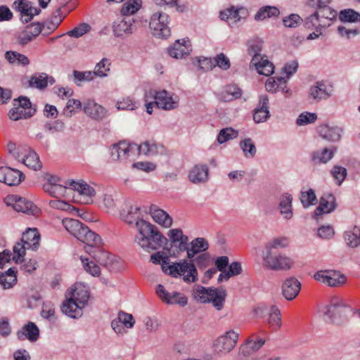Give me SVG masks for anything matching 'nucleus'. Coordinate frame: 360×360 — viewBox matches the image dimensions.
Wrapping results in <instances>:
<instances>
[{
	"instance_id": "obj_1",
	"label": "nucleus",
	"mask_w": 360,
	"mask_h": 360,
	"mask_svg": "<svg viewBox=\"0 0 360 360\" xmlns=\"http://www.w3.org/2000/svg\"><path fill=\"white\" fill-rule=\"evenodd\" d=\"M139 207L126 202L120 212V218L127 224H132L136 221L135 225L139 234L135 236V243L148 252L157 250L163 244H166L167 239L155 226L143 219H139Z\"/></svg>"
},
{
	"instance_id": "obj_2",
	"label": "nucleus",
	"mask_w": 360,
	"mask_h": 360,
	"mask_svg": "<svg viewBox=\"0 0 360 360\" xmlns=\"http://www.w3.org/2000/svg\"><path fill=\"white\" fill-rule=\"evenodd\" d=\"M138 150L140 154L145 155H156L162 153L163 146H158L155 143L147 141L138 146L135 143L129 144L124 141H120L112 146L110 155L113 160H125L132 150Z\"/></svg>"
},
{
	"instance_id": "obj_3",
	"label": "nucleus",
	"mask_w": 360,
	"mask_h": 360,
	"mask_svg": "<svg viewBox=\"0 0 360 360\" xmlns=\"http://www.w3.org/2000/svg\"><path fill=\"white\" fill-rule=\"evenodd\" d=\"M169 264V258L165 257L162 264V270L173 277L177 275L184 276V281L186 283H195L198 281V271L193 260L188 262L186 259L181 260L179 262Z\"/></svg>"
},
{
	"instance_id": "obj_4",
	"label": "nucleus",
	"mask_w": 360,
	"mask_h": 360,
	"mask_svg": "<svg viewBox=\"0 0 360 360\" xmlns=\"http://www.w3.org/2000/svg\"><path fill=\"white\" fill-rule=\"evenodd\" d=\"M226 297V291L222 287L215 288L198 285L193 290V297L195 300L201 303L211 302L218 311L223 308Z\"/></svg>"
},
{
	"instance_id": "obj_5",
	"label": "nucleus",
	"mask_w": 360,
	"mask_h": 360,
	"mask_svg": "<svg viewBox=\"0 0 360 360\" xmlns=\"http://www.w3.org/2000/svg\"><path fill=\"white\" fill-rule=\"evenodd\" d=\"M263 266L274 271H287L292 268L294 262L286 255L278 252H264Z\"/></svg>"
},
{
	"instance_id": "obj_6",
	"label": "nucleus",
	"mask_w": 360,
	"mask_h": 360,
	"mask_svg": "<svg viewBox=\"0 0 360 360\" xmlns=\"http://www.w3.org/2000/svg\"><path fill=\"white\" fill-rule=\"evenodd\" d=\"M169 15L165 11L155 12L150 20L149 27L154 36L160 38H166L170 35V30L167 24Z\"/></svg>"
},
{
	"instance_id": "obj_7",
	"label": "nucleus",
	"mask_w": 360,
	"mask_h": 360,
	"mask_svg": "<svg viewBox=\"0 0 360 360\" xmlns=\"http://www.w3.org/2000/svg\"><path fill=\"white\" fill-rule=\"evenodd\" d=\"M346 308V304L340 299L333 298L330 303L322 309L324 320L338 323L343 316H345Z\"/></svg>"
},
{
	"instance_id": "obj_8",
	"label": "nucleus",
	"mask_w": 360,
	"mask_h": 360,
	"mask_svg": "<svg viewBox=\"0 0 360 360\" xmlns=\"http://www.w3.org/2000/svg\"><path fill=\"white\" fill-rule=\"evenodd\" d=\"M314 278L330 287L340 285L346 281V277L343 274L333 270L318 271L314 274Z\"/></svg>"
},
{
	"instance_id": "obj_9",
	"label": "nucleus",
	"mask_w": 360,
	"mask_h": 360,
	"mask_svg": "<svg viewBox=\"0 0 360 360\" xmlns=\"http://www.w3.org/2000/svg\"><path fill=\"white\" fill-rule=\"evenodd\" d=\"M238 340V334L233 330H229L218 338L215 340L214 346L218 352L227 354L235 347Z\"/></svg>"
},
{
	"instance_id": "obj_10",
	"label": "nucleus",
	"mask_w": 360,
	"mask_h": 360,
	"mask_svg": "<svg viewBox=\"0 0 360 360\" xmlns=\"http://www.w3.org/2000/svg\"><path fill=\"white\" fill-rule=\"evenodd\" d=\"M146 98L153 97L155 98V106L164 110H172L177 107V102L172 96H168L167 91L165 90L157 91L150 90L145 94Z\"/></svg>"
},
{
	"instance_id": "obj_11",
	"label": "nucleus",
	"mask_w": 360,
	"mask_h": 360,
	"mask_svg": "<svg viewBox=\"0 0 360 360\" xmlns=\"http://www.w3.org/2000/svg\"><path fill=\"white\" fill-rule=\"evenodd\" d=\"M156 294L164 302L168 304H179L184 307L187 304V297L180 292H167L162 284H158L156 288Z\"/></svg>"
},
{
	"instance_id": "obj_12",
	"label": "nucleus",
	"mask_w": 360,
	"mask_h": 360,
	"mask_svg": "<svg viewBox=\"0 0 360 360\" xmlns=\"http://www.w3.org/2000/svg\"><path fill=\"white\" fill-rule=\"evenodd\" d=\"M65 296L85 307L89 299V292L86 285L78 283L74 284L67 291Z\"/></svg>"
},
{
	"instance_id": "obj_13",
	"label": "nucleus",
	"mask_w": 360,
	"mask_h": 360,
	"mask_svg": "<svg viewBox=\"0 0 360 360\" xmlns=\"http://www.w3.org/2000/svg\"><path fill=\"white\" fill-rule=\"evenodd\" d=\"M270 117L269 99L266 94L261 95L257 106L253 110V120L259 124L266 122Z\"/></svg>"
},
{
	"instance_id": "obj_14",
	"label": "nucleus",
	"mask_w": 360,
	"mask_h": 360,
	"mask_svg": "<svg viewBox=\"0 0 360 360\" xmlns=\"http://www.w3.org/2000/svg\"><path fill=\"white\" fill-rule=\"evenodd\" d=\"M24 179V174L18 169L9 167H0V182L8 186H17Z\"/></svg>"
},
{
	"instance_id": "obj_15",
	"label": "nucleus",
	"mask_w": 360,
	"mask_h": 360,
	"mask_svg": "<svg viewBox=\"0 0 360 360\" xmlns=\"http://www.w3.org/2000/svg\"><path fill=\"white\" fill-rule=\"evenodd\" d=\"M63 224L70 233L81 241L85 238L89 230L87 226L77 219H65L63 220Z\"/></svg>"
},
{
	"instance_id": "obj_16",
	"label": "nucleus",
	"mask_w": 360,
	"mask_h": 360,
	"mask_svg": "<svg viewBox=\"0 0 360 360\" xmlns=\"http://www.w3.org/2000/svg\"><path fill=\"white\" fill-rule=\"evenodd\" d=\"M12 200L13 207L17 212L27 214L36 215L39 212L38 207L34 203L25 198L18 195H12L9 198Z\"/></svg>"
},
{
	"instance_id": "obj_17",
	"label": "nucleus",
	"mask_w": 360,
	"mask_h": 360,
	"mask_svg": "<svg viewBox=\"0 0 360 360\" xmlns=\"http://www.w3.org/2000/svg\"><path fill=\"white\" fill-rule=\"evenodd\" d=\"M337 207L335 196L332 193H324L319 200V205L314 210V217L323 214H328Z\"/></svg>"
},
{
	"instance_id": "obj_18",
	"label": "nucleus",
	"mask_w": 360,
	"mask_h": 360,
	"mask_svg": "<svg viewBox=\"0 0 360 360\" xmlns=\"http://www.w3.org/2000/svg\"><path fill=\"white\" fill-rule=\"evenodd\" d=\"M301 283L295 277L286 278L282 285V294L288 300L295 299L300 292Z\"/></svg>"
},
{
	"instance_id": "obj_19",
	"label": "nucleus",
	"mask_w": 360,
	"mask_h": 360,
	"mask_svg": "<svg viewBox=\"0 0 360 360\" xmlns=\"http://www.w3.org/2000/svg\"><path fill=\"white\" fill-rule=\"evenodd\" d=\"M191 51L190 41L184 39L176 40L174 44L168 48L169 55L176 59L182 58L189 55Z\"/></svg>"
},
{
	"instance_id": "obj_20",
	"label": "nucleus",
	"mask_w": 360,
	"mask_h": 360,
	"mask_svg": "<svg viewBox=\"0 0 360 360\" xmlns=\"http://www.w3.org/2000/svg\"><path fill=\"white\" fill-rule=\"evenodd\" d=\"M16 335L19 340H28L31 342H34L39 338V329L34 322L29 321L17 332Z\"/></svg>"
},
{
	"instance_id": "obj_21",
	"label": "nucleus",
	"mask_w": 360,
	"mask_h": 360,
	"mask_svg": "<svg viewBox=\"0 0 360 360\" xmlns=\"http://www.w3.org/2000/svg\"><path fill=\"white\" fill-rule=\"evenodd\" d=\"M134 22V18L131 16H124L122 20H117L112 25L114 34L120 37L124 34H131Z\"/></svg>"
},
{
	"instance_id": "obj_22",
	"label": "nucleus",
	"mask_w": 360,
	"mask_h": 360,
	"mask_svg": "<svg viewBox=\"0 0 360 360\" xmlns=\"http://www.w3.org/2000/svg\"><path fill=\"white\" fill-rule=\"evenodd\" d=\"M318 133L323 139L335 142L340 140L342 129L337 126L321 124L317 128Z\"/></svg>"
},
{
	"instance_id": "obj_23",
	"label": "nucleus",
	"mask_w": 360,
	"mask_h": 360,
	"mask_svg": "<svg viewBox=\"0 0 360 360\" xmlns=\"http://www.w3.org/2000/svg\"><path fill=\"white\" fill-rule=\"evenodd\" d=\"M40 234L37 229H27L22 233L21 242L25 243L28 250L36 251L39 247Z\"/></svg>"
},
{
	"instance_id": "obj_24",
	"label": "nucleus",
	"mask_w": 360,
	"mask_h": 360,
	"mask_svg": "<svg viewBox=\"0 0 360 360\" xmlns=\"http://www.w3.org/2000/svg\"><path fill=\"white\" fill-rule=\"evenodd\" d=\"M84 307V306H82V304L71 298L66 297V300L62 304L61 311L69 317L77 319L82 316Z\"/></svg>"
},
{
	"instance_id": "obj_25",
	"label": "nucleus",
	"mask_w": 360,
	"mask_h": 360,
	"mask_svg": "<svg viewBox=\"0 0 360 360\" xmlns=\"http://www.w3.org/2000/svg\"><path fill=\"white\" fill-rule=\"evenodd\" d=\"M209 169L206 165H196L189 172L188 179L193 184L205 183L208 180Z\"/></svg>"
},
{
	"instance_id": "obj_26",
	"label": "nucleus",
	"mask_w": 360,
	"mask_h": 360,
	"mask_svg": "<svg viewBox=\"0 0 360 360\" xmlns=\"http://www.w3.org/2000/svg\"><path fill=\"white\" fill-rule=\"evenodd\" d=\"M149 213L153 219L160 225L169 228L172 224V218L163 210L159 209L156 205H151Z\"/></svg>"
},
{
	"instance_id": "obj_27",
	"label": "nucleus",
	"mask_w": 360,
	"mask_h": 360,
	"mask_svg": "<svg viewBox=\"0 0 360 360\" xmlns=\"http://www.w3.org/2000/svg\"><path fill=\"white\" fill-rule=\"evenodd\" d=\"M84 112L92 119L101 120L106 114V110L93 100H88L84 105Z\"/></svg>"
},
{
	"instance_id": "obj_28",
	"label": "nucleus",
	"mask_w": 360,
	"mask_h": 360,
	"mask_svg": "<svg viewBox=\"0 0 360 360\" xmlns=\"http://www.w3.org/2000/svg\"><path fill=\"white\" fill-rule=\"evenodd\" d=\"M13 8L20 13V20L27 23L33 19L32 4L27 0H17L13 3Z\"/></svg>"
},
{
	"instance_id": "obj_29",
	"label": "nucleus",
	"mask_w": 360,
	"mask_h": 360,
	"mask_svg": "<svg viewBox=\"0 0 360 360\" xmlns=\"http://www.w3.org/2000/svg\"><path fill=\"white\" fill-rule=\"evenodd\" d=\"M309 95L316 102H319L323 99L326 100L330 96V94L327 91L326 85L323 81L316 82L315 84L310 87Z\"/></svg>"
},
{
	"instance_id": "obj_30",
	"label": "nucleus",
	"mask_w": 360,
	"mask_h": 360,
	"mask_svg": "<svg viewBox=\"0 0 360 360\" xmlns=\"http://www.w3.org/2000/svg\"><path fill=\"white\" fill-rule=\"evenodd\" d=\"M292 196L291 194L285 193L281 195L278 208L280 213L285 219H290L292 217Z\"/></svg>"
},
{
	"instance_id": "obj_31",
	"label": "nucleus",
	"mask_w": 360,
	"mask_h": 360,
	"mask_svg": "<svg viewBox=\"0 0 360 360\" xmlns=\"http://www.w3.org/2000/svg\"><path fill=\"white\" fill-rule=\"evenodd\" d=\"M49 82L53 84L55 82V79L53 77H49L46 73L34 74L32 75L28 82L30 87H35L39 89H45Z\"/></svg>"
},
{
	"instance_id": "obj_32",
	"label": "nucleus",
	"mask_w": 360,
	"mask_h": 360,
	"mask_svg": "<svg viewBox=\"0 0 360 360\" xmlns=\"http://www.w3.org/2000/svg\"><path fill=\"white\" fill-rule=\"evenodd\" d=\"M263 44V40L258 37H255L248 40L247 43V45L248 46V51L249 55L252 56L251 63L253 61H256L257 59L263 56L261 55Z\"/></svg>"
},
{
	"instance_id": "obj_33",
	"label": "nucleus",
	"mask_w": 360,
	"mask_h": 360,
	"mask_svg": "<svg viewBox=\"0 0 360 360\" xmlns=\"http://www.w3.org/2000/svg\"><path fill=\"white\" fill-rule=\"evenodd\" d=\"M265 343L263 339L253 340L248 338L245 343L240 348V352L245 356H250L257 352Z\"/></svg>"
},
{
	"instance_id": "obj_34",
	"label": "nucleus",
	"mask_w": 360,
	"mask_h": 360,
	"mask_svg": "<svg viewBox=\"0 0 360 360\" xmlns=\"http://www.w3.org/2000/svg\"><path fill=\"white\" fill-rule=\"evenodd\" d=\"M66 184L71 186L74 191L79 192V194L89 197H93L96 194V191L94 188L90 186L83 180L78 182L74 180H68Z\"/></svg>"
},
{
	"instance_id": "obj_35",
	"label": "nucleus",
	"mask_w": 360,
	"mask_h": 360,
	"mask_svg": "<svg viewBox=\"0 0 360 360\" xmlns=\"http://www.w3.org/2000/svg\"><path fill=\"white\" fill-rule=\"evenodd\" d=\"M252 63L255 66L259 75L269 76L274 73V66L272 63L266 58L265 56H263L256 61L252 62Z\"/></svg>"
},
{
	"instance_id": "obj_36",
	"label": "nucleus",
	"mask_w": 360,
	"mask_h": 360,
	"mask_svg": "<svg viewBox=\"0 0 360 360\" xmlns=\"http://www.w3.org/2000/svg\"><path fill=\"white\" fill-rule=\"evenodd\" d=\"M86 252H89V254L93 253L92 257L97 263L106 267L109 271H112V259L110 257L108 252L98 249L97 251L94 252H89V250H86Z\"/></svg>"
},
{
	"instance_id": "obj_37",
	"label": "nucleus",
	"mask_w": 360,
	"mask_h": 360,
	"mask_svg": "<svg viewBox=\"0 0 360 360\" xmlns=\"http://www.w3.org/2000/svg\"><path fill=\"white\" fill-rule=\"evenodd\" d=\"M32 148L26 145H19L18 147L14 143L10 142L8 145V152L17 160H22Z\"/></svg>"
},
{
	"instance_id": "obj_38",
	"label": "nucleus",
	"mask_w": 360,
	"mask_h": 360,
	"mask_svg": "<svg viewBox=\"0 0 360 360\" xmlns=\"http://www.w3.org/2000/svg\"><path fill=\"white\" fill-rule=\"evenodd\" d=\"M36 110V109L24 110L19 105H16L9 110L8 115L11 120L17 121L20 119H27L31 117L35 114Z\"/></svg>"
},
{
	"instance_id": "obj_39",
	"label": "nucleus",
	"mask_w": 360,
	"mask_h": 360,
	"mask_svg": "<svg viewBox=\"0 0 360 360\" xmlns=\"http://www.w3.org/2000/svg\"><path fill=\"white\" fill-rule=\"evenodd\" d=\"M22 162L34 171L40 170L42 167V164L39 160L38 155L32 149L23 158Z\"/></svg>"
},
{
	"instance_id": "obj_40",
	"label": "nucleus",
	"mask_w": 360,
	"mask_h": 360,
	"mask_svg": "<svg viewBox=\"0 0 360 360\" xmlns=\"http://www.w3.org/2000/svg\"><path fill=\"white\" fill-rule=\"evenodd\" d=\"M242 96V90L235 84L228 85L225 90L221 93V100L223 101H230L233 99H237Z\"/></svg>"
},
{
	"instance_id": "obj_41",
	"label": "nucleus",
	"mask_w": 360,
	"mask_h": 360,
	"mask_svg": "<svg viewBox=\"0 0 360 360\" xmlns=\"http://www.w3.org/2000/svg\"><path fill=\"white\" fill-rule=\"evenodd\" d=\"M280 14L278 8L276 6H266L260 8L255 15V20H263L267 18L278 17Z\"/></svg>"
},
{
	"instance_id": "obj_42",
	"label": "nucleus",
	"mask_w": 360,
	"mask_h": 360,
	"mask_svg": "<svg viewBox=\"0 0 360 360\" xmlns=\"http://www.w3.org/2000/svg\"><path fill=\"white\" fill-rule=\"evenodd\" d=\"M316 11L323 27L329 26L330 22H333L337 18V11L330 6Z\"/></svg>"
},
{
	"instance_id": "obj_43",
	"label": "nucleus",
	"mask_w": 360,
	"mask_h": 360,
	"mask_svg": "<svg viewBox=\"0 0 360 360\" xmlns=\"http://www.w3.org/2000/svg\"><path fill=\"white\" fill-rule=\"evenodd\" d=\"M239 146L245 158H252L255 156L257 153V148L252 139L246 138L240 141Z\"/></svg>"
},
{
	"instance_id": "obj_44",
	"label": "nucleus",
	"mask_w": 360,
	"mask_h": 360,
	"mask_svg": "<svg viewBox=\"0 0 360 360\" xmlns=\"http://www.w3.org/2000/svg\"><path fill=\"white\" fill-rule=\"evenodd\" d=\"M142 5V0H128L123 4L121 13L123 16H131L136 13Z\"/></svg>"
},
{
	"instance_id": "obj_45",
	"label": "nucleus",
	"mask_w": 360,
	"mask_h": 360,
	"mask_svg": "<svg viewBox=\"0 0 360 360\" xmlns=\"http://www.w3.org/2000/svg\"><path fill=\"white\" fill-rule=\"evenodd\" d=\"M339 19L343 22H360V13L351 8L344 9L340 11Z\"/></svg>"
},
{
	"instance_id": "obj_46",
	"label": "nucleus",
	"mask_w": 360,
	"mask_h": 360,
	"mask_svg": "<svg viewBox=\"0 0 360 360\" xmlns=\"http://www.w3.org/2000/svg\"><path fill=\"white\" fill-rule=\"evenodd\" d=\"M302 22H304V25L307 29L311 30L316 28L317 32L319 29L323 27L316 10L303 20Z\"/></svg>"
},
{
	"instance_id": "obj_47",
	"label": "nucleus",
	"mask_w": 360,
	"mask_h": 360,
	"mask_svg": "<svg viewBox=\"0 0 360 360\" xmlns=\"http://www.w3.org/2000/svg\"><path fill=\"white\" fill-rule=\"evenodd\" d=\"M269 323L274 330H277L281 326V314L276 305H272L269 311Z\"/></svg>"
},
{
	"instance_id": "obj_48",
	"label": "nucleus",
	"mask_w": 360,
	"mask_h": 360,
	"mask_svg": "<svg viewBox=\"0 0 360 360\" xmlns=\"http://www.w3.org/2000/svg\"><path fill=\"white\" fill-rule=\"evenodd\" d=\"M65 129V123L59 120L53 122H46L44 125V129L51 135L56 133H62Z\"/></svg>"
},
{
	"instance_id": "obj_49",
	"label": "nucleus",
	"mask_w": 360,
	"mask_h": 360,
	"mask_svg": "<svg viewBox=\"0 0 360 360\" xmlns=\"http://www.w3.org/2000/svg\"><path fill=\"white\" fill-rule=\"evenodd\" d=\"M288 239L286 238H276L266 244L264 252H278V248H284L288 246Z\"/></svg>"
},
{
	"instance_id": "obj_50",
	"label": "nucleus",
	"mask_w": 360,
	"mask_h": 360,
	"mask_svg": "<svg viewBox=\"0 0 360 360\" xmlns=\"http://www.w3.org/2000/svg\"><path fill=\"white\" fill-rule=\"evenodd\" d=\"M300 201L304 208L314 205L317 202V198L312 188L307 191H301Z\"/></svg>"
},
{
	"instance_id": "obj_51",
	"label": "nucleus",
	"mask_w": 360,
	"mask_h": 360,
	"mask_svg": "<svg viewBox=\"0 0 360 360\" xmlns=\"http://www.w3.org/2000/svg\"><path fill=\"white\" fill-rule=\"evenodd\" d=\"M238 136V131L233 129L231 127H226L219 131L218 134L217 141L221 144L229 140L237 138Z\"/></svg>"
},
{
	"instance_id": "obj_52",
	"label": "nucleus",
	"mask_w": 360,
	"mask_h": 360,
	"mask_svg": "<svg viewBox=\"0 0 360 360\" xmlns=\"http://www.w3.org/2000/svg\"><path fill=\"white\" fill-rule=\"evenodd\" d=\"M345 238L349 246L357 247L360 244V229L354 228L352 231L346 232Z\"/></svg>"
},
{
	"instance_id": "obj_53",
	"label": "nucleus",
	"mask_w": 360,
	"mask_h": 360,
	"mask_svg": "<svg viewBox=\"0 0 360 360\" xmlns=\"http://www.w3.org/2000/svg\"><path fill=\"white\" fill-rule=\"evenodd\" d=\"M190 248L198 255L205 252L209 248V244L204 238H196L190 243Z\"/></svg>"
},
{
	"instance_id": "obj_54",
	"label": "nucleus",
	"mask_w": 360,
	"mask_h": 360,
	"mask_svg": "<svg viewBox=\"0 0 360 360\" xmlns=\"http://www.w3.org/2000/svg\"><path fill=\"white\" fill-rule=\"evenodd\" d=\"M91 29V27L89 24L82 22L66 34L71 37L79 38L88 33Z\"/></svg>"
},
{
	"instance_id": "obj_55",
	"label": "nucleus",
	"mask_w": 360,
	"mask_h": 360,
	"mask_svg": "<svg viewBox=\"0 0 360 360\" xmlns=\"http://www.w3.org/2000/svg\"><path fill=\"white\" fill-rule=\"evenodd\" d=\"M66 188L67 186L63 185L44 184L43 186L44 191L55 198L63 195Z\"/></svg>"
},
{
	"instance_id": "obj_56",
	"label": "nucleus",
	"mask_w": 360,
	"mask_h": 360,
	"mask_svg": "<svg viewBox=\"0 0 360 360\" xmlns=\"http://www.w3.org/2000/svg\"><path fill=\"white\" fill-rule=\"evenodd\" d=\"M49 205L51 207L57 209V210H64V211H70V212H79L78 208H77L74 206H72L70 204H69L68 202H67L65 201L60 200L58 199L50 200Z\"/></svg>"
},
{
	"instance_id": "obj_57",
	"label": "nucleus",
	"mask_w": 360,
	"mask_h": 360,
	"mask_svg": "<svg viewBox=\"0 0 360 360\" xmlns=\"http://www.w3.org/2000/svg\"><path fill=\"white\" fill-rule=\"evenodd\" d=\"M82 242L86 243L89 248L92 249L94 246H98L101 243V238L98 234L89 229Z\"/></svg>"
},
{
	"instance_id": "obj_58",
	"label": "nucleus",
	"mask_w": 360,
	"mask_h": 360,
	"mask_svg": "<svg viewBox=\"0 0 360 360\" xmlns=\"http://www.w3.org/2000/svg\"><path fill=\"white\" fill-rule=\"evenodd\" d=\"M72 75L74 77V82L77 85H79V82H84V81H91L94 79V77L96 76L94 75V72L91 71H86V72H79L77 70H74L72 72Z\"/></svg>"
},
{
	"instance_id": "obj_59",
	"label": "nucleus",
	"mask_w": 360,
	"mask_h": 360,
	"mask_svg": "<svg viewBox=\"0 0 360 360\" xmlns=\"http://www.w3.org/2000/svg\"><path fill=\"white\" fill-rule=\"evenodd\" d=\"M317 120V115L314 112H304L301 113L297 120L296 124L302 126L314 122Z\"/></svg>"
},
{
	"instance_id": "obj_60",
	"label": "nucleus",
	"mask_w": 360,
	"mask_h": 360,
	"mask_svg": "<svg viewBox=\"0 0 360 360\" xmlns=\"http://www.w3.org/2000/svg\"><path fill=\"white\" fill-rule=\"evenodd\" d=\"M198 266L200 269H205L207 268L211 262V256L209 252H203L198 255L193 260V264Z\"/></svg>"
},
{
	"instance_id": "obj_61",
	"label": "nucleus",
	"mask_w": 360,
	"mask_h": 360,
	"mask_svg": "<svg viewBox=\"0 0 360 360\" xmlns=\"http://www.w3.org/2000/svg\"><path fill=\"white\" fill-rule=\"evenodd\" d=\"M303 21V19L299 15L292 13L283 19V23L285 27L295 28L298 27Z\"/></svg>"
},
{
	"instance_id": "obj_62",
	"label": "nucleus",
	"mask_w": 360,
	"mask_h": 360,
	"mask_svg": "<svg viewBox=\"0 0 360 360\" xmlns=\"http://www.w3.org/2000/svg\"><path fill=\"white\" fill-rule=\"evenodd\" d=\"M116 319L118 322L122 323L126 328H132L135 323L133 316L131 314H128L122 311L118 313Z\"/></svg>"
},
{
	"instance_id": "obj_63",
	"label": "nucleus",
	"mask_w": 360,
	"mask_h": 360,
	"mask_svg": "<svg viewBox=\"0 0 360 360\" xmlns=\"http://www.w3.org/2000/svg\"><path fill=\"white\" fill-rule=\"evenodd\" d=\"M214 67L217 66L223 70H227L231 67V63L229 58L223 53L217 54L214 58Z\"/></svg>"
},
{
	"instance_id": "obj_64",
	"label": "nucleus",
	"mask_w": 360,
	"mask_h": 360,
	"mask_svg": "<svg viewBox=\"0 0 360 360\" xmlns=\"http://www.w3.org/2000/svg\"><path fill=\"white\" fill-rule=\"evenodd\" d=\"M110 63L107 58H103L95 67L94 75L98 77H105L107 76L106 72L110 70Z\"/></svg>"
}]
</instances>
